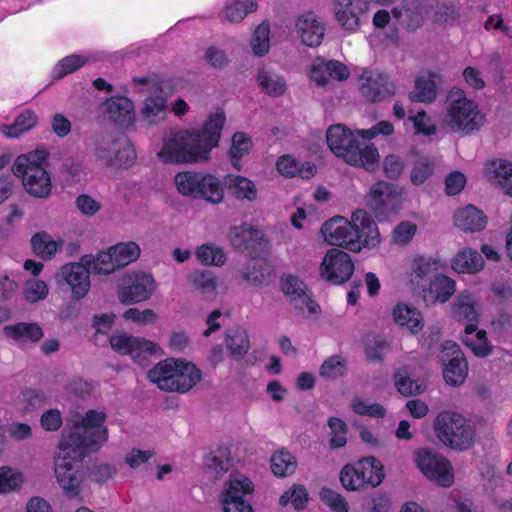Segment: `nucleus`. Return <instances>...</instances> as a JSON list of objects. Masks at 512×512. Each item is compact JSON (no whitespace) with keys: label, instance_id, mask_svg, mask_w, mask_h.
<instances>
[{"label":"nucleus","instance_id":"f257e3e1","mask_svg":"<svg viewBox=\"0 0 512 512\" xmlns=\"http://www.w3.org/2000/svg\"><path fill=\"white\" fill-rule=\"evenodd\" d=\"M106 415L95 410L87 411L84 418L63 429L59 449L62 456L55 464V476L66 497L73 499L82 492L77 463L88 454L96 452L107 440L108 432L102 427Z\"/></svg>","mask_w":512,"mask_h":512},{"label":"nucleus","instance_id":"f03ea898","mask_svg":"<svg viewBox=\"0 0 512 512\" xmlns=\"http://www.w3.org/2000/svg\"><path fill=\"white\" fill-rule=\"evenodd\" d=\"M226 122L223 111L210 114L201 129L179 130L164 143L158 157L164 163H200L217 147Z\"/></svg>","mask_w":512,"mask_h":512},{"label":"nucleus","instance_id":"7ed1b4c3","mask_svg":"<svg viewBox=\"0 0 512 512\" xmlns=\"http://www.w3.org/2000/svg\"><path fill=\"white\" fill-rule=\"evenodd\" d=\"M326 142L331 152L337 157L355 167L364 168L373 172L379 167V152L374 144L364 147L356 139L354 132L342 124H335L328 128Z\"/></svg>","mask_w":512,"mask_h":512},{"label":"nucleus","instance_id":"20e7f679","mask_svg":"<svg viewBox=\"0 0 512 512\" xmlns=\"http://www.w3.org/2000/svg\"><path fill=\"white\" fill-rule=\"evenodd\" d=\"M432 427L439 442L457 452L467 451L475 443V424L458 412H439L433 420Z\"/></svg>","mask_w":512,"mask_h":512},{"label":"nucleus","instance_id":"39448f33","mask_svg":"<svg viewBox=\"0 0 512 512\" xmlns=\"http://www.w3.org/2000/svg\"><path fill=\"white\" fill-rule=\"evenodd\" d=\"M448 101L450 104L444 122L452 132L465 137L479 131L484 125V115L472 100L466 98L462 89L452 88Z\"/></svg>","mask_w":512,"mask_h":512},{"label":"nucleus","instance_id":"423d86ee","mask_svg":"<svg viewBox=\"0 0 512 512\" xmlns=\"http://www.w3.org/2000/svg\"><path fill=\"white\" fill-rule=\"evenodd\" d=\"M174 181L178 192L183 196L205 200L212 204H218L223 200V185L212 174L179 172Z\"/></svg>","mask_w":512,"mask_h":512},{"label":"nucleus","instance_id":"0eeeda50","mask_svg":"<svg viewBox=\"0 0 512 512\" xmlns=\"http://www.w3.org/2000/svg\"><path fill=\"white\" fill-rule=\"evenodd\" d=\"M403 189L392 182L380 180L373 184L365 196L366 207L380 222L396 215L403 204Z\"/></svg>","mask_w":512,"mask_h":512},{"label":"nucleus","instance_id":"6e6552de","mask_svg":"<svg viewBox=\"0 0 512 512\" xmlns=\"http://www.w3.org/2000/svg\"><path fill=\"white\" fill-rule=\"evenodd\" d=\"M413 456L417 468L429 481L441 487L453 484L454 474L446 457L427 448L415 450Z\"/></svg>","mask_w":512,"mask_h":512},{"label":"nucleus","instance_id":"1a4fd4ad","mask_svg":"<svg viewBox=\"0 0 512 512\" xmlns=\"http://www.w3.org/2000/svg\"><path fill=\"white\" fill-rule=\"evenodd\" d=\"M156 282L151 273L133 271L126 273L117 291V298L124 305L137 304L151 298Z\"/></svg>","mask_w":512,"mask_h":512},{"label":"nucleus","instance_id":"9d476101","mask_svg":"<svg viewBox=\"0 0 512 512\" xmlns=\"http://www.w3.org/2000/svg\"><path fill=\"white\" fill-rule=\"evenodd\" d=\"M320 231L325 241L330 245L345 248L352 252L361 250L359 231L354 226L352 219L348 221L345 217L334 216L322 224Z\"/></svg>","mask_w":512,"mask_h":512},{"label":"nucleus","instance_id":"9b49d317","mask_svg":"<svg viewBox=\"0 0 512 512\" xmlns=\"http://www.w3.org/2000/svg\"><path fill=\"white\" fill-rule=\"evenodd\" d=\"M440 361L443 377L450 386L461 385L468 374V363L460 346L453 341H445L441 346Z\"/></svg>","mask_w":512,"mask_h":512},{"label":"nucleus","instance_id":"f8f14e48","mask_svg":"<svg viewBox=\"0 0 512 512\" xmlns=\"http://www.w3.org/2000/svg\"><path fill=\"white\" fill-rule=\"evenodd\" d=\"M354 273V264L350 255L342 249L331 248L324 255L320 265V275L326 281L341 285Z\"/></svg>","mask_w":512,"mask_h":512},{"label":"nucleus","instance_id":"ddd939ff","mask_svg":"<svg viewBox=\"0 0 512 512\" xmlns=\"http://www.w3.org/2000/svg\"><path fill=\"white\" fill-rule=\"evenodd\" d=\"M359 81L361 95L371 103L382 102L396 92L390 76L379 70H364Z\"/></svg>","mask_w":512,"mask_h":512},{"label":"nucleus","instance_id":"4468645a","mask_svg":"<svg viewBox=\"0 0 512 512\" xmlns=\"http://www.w3.org/2000/svg\"><path fill=\"white\" fill-rule=\"evenodd\" d=\"M337 23L349 33L360 28V16L367 10L366 0H332Z\"/></svg>","mask_w":512,"mask_h":512},{"label":"nucleus","instance_id":"2eb2a0df","mask_svg":"<svg viewBox=\"0 0 512 512\" xmlns=\"http://www.w3.org/2000/svg\"><path fill=\"white\" fill-rule=\"evenodd\" d=\"M90 270L80 259L78 263H69L61 267L59 276L70 286L76 300L84 298L90 289Z\"/></svg>","mask_w":512,"mask_h":512},{"label":"nucleus","instance_id":"dca6fc26","mask_svg":"<svg viewBox=\"0 0 512 512\" xmlns=\"http://www.w3.org/2000/svg\"><path fill=\"white\" fill-rule=\"evenodd\" d=\"M455 292V281L450 277L438 273L422 289L419 295L423 298L427 306L436 303H445Z\"/></svg>","mask_w":512,"mask_h":512},{"label":"nucleus","instance_id":"f3484780","mask_svg":"<svg viewBox=\"0 0 512 512\" xmlns=\"http://www.w3.org/2000/svg\"><path fill=\"white\" fill-rule=\"evenodd\" d=\"M439 269V262L431 257L419 256L416 257L410 267L409 283L413 290L418 293L437 275Z\"/></svg>","mask_w":512,"mask_h":512},{"label":"nucleus","instance_id":"a211bd4d","mask_svg":"<svg viewBox=\"0 0 512 512\" xmlns=\"http://www.w3.org/2000/svg\"><path fill=\"white\" fill-rule=\"evenodd\" d=\"M351 219L354 221V226L359 231V241L361 248H375L380 242V232L371 218V215L364 209H357L352 213Z\"/></svg>","mask_w":512,"mask_h":512},{"label":"nucleus","instance_id":"6ab92c4d","mask_svg":"<svg viewBox=\"0 0 512 512\" xmlns=\"http://www.w3.org/2000/svg\"><path fill=\"white\" fill-rule=\"evenodd\" d=\"M110 119L120 127L127 128L134 124L136 113L134 103L127 97L115 96L104 103Z\"/></svg>","mask_w":512,"mask_h":512},{"label":"nucleus","instance_id":"aec40b11","mask_svg":"<svg viewBox=\"0 0 512 512\" xmlns=\"http://www.w3.org/2000/svg\"><path fill=\"white\" fill-rule=\"evenodd\" d=\"M427 12L428 6L421 0H403L400 7L393 9V16L414 31L423 25Z\"/></svg>","mask_w":512,"mask_h":512},{"label":"nucleus","instance_id":"412c9836","mask_svg":"<svg viewBox=\"0 0 512 512\" xmlns=\"http://www.w3.org/2000/svg\"><path fill=\"white\" fill-rule=\"evenodd\" d=\"M178 366L172 378L173 385L168 391L186 393L201 380L202 372L195 364L185 359H179Z\"/></svg>","mask_w":512,"mask_h":512},{"label":"nucleus","instance_id":"4be33fe9","mask_svg":"<svg viewBox=\"0 0 512 512\" xmlns=\"http://www.w3.org/2000/svg\"><path fill=\"white\" fill-rule=\"evenodd\" d=\"M273 272L272 265L265 257H251L240 270L243 280L252 286L266 283L272 277Z\"/></svg>","mask_w":512,"mask_h":512},{"label":"nucleus","instance_id":"5701e85b","mask_svg":"<svg viewBox=\"0 0 512 512\" xmlns=\"http://www.w3.org/2000/svg\"><path fill=\"white\" fill-rule=\"evenodd\" d=\"M295 28L303 44L309 47H317L324 36V28L311 12L297 18Z\"/></svg>","mask_w":512,"mask_h":512},{"label":"nucleus","instance_id":"b1692460","mask_svg":"<svg viewBox=\"0 0 512 512\" xmlns=\"http://www.w3.org/2000/svg\"><path fill=\"white\" fill-rule=\"evenodd\" d=\"M23 185L26 191L38 198H47L51 193L52 183L44 166L33 165L28 176L24 177Z\"/></svg>","mask_w":512,"mask_h":512},{"label":"nucleus","instance_id":"393cba45","mask_svg":"<svg viewBox=\"0 0 512 512\" xmlns=\"http://www.w3.org/2000/svg\"><path fill=\"white\" fill-rule=\"evenodd\" d=\"M454 224L464 232H479L485 229L487 217L475 206L467 205L454 212Z\"/></svg>","mask_w":512,"mask_h":512},{"label":"nucleus","instance_id":"a878e982","mask_svg":"<svg viewBox=\"0 0 512 512\" xmlns=\"http://www.w3.org/2000/svg\"><path fill=\"white\" fill-rule=\"evenodd\" d=\"M485 175L489 181L499 185L505 194L512 196V163L495 159L485 164Z\"/></svg>","mask_w":512,"mask_h":512},{"label":"nucleus","instance_id":"bb28decb","mask_svg":"<svg viewBox=\"0 0 512 512\" xmlns=\"http://www.w3.org/2000/svg\"><path fill=\"white\" fill-rule=\"evenodd\" d=\"M167 96L164 93H157L147 97L139 111L140 121L150 126L163 120L167 110Z\"/></svg>","mask_w":512,"mask_h":512},{"label":"nucleus","instance_id":"cd10ccee","mask_svg":"<svg viewBox=\"0 0 512 512\" xmlns=\"http://www.w3.org/2000/svg\"><path fill=\"white\" fill-rule=\"evenodd\" d=\"M121 137L109 131L97 132L92 136V143L97 158L107 166H113V157L119 145Z\"/></svg>","mask_w":512,"mask_h":512},{"label":"nucleus","instance_id":"c85d7f7f","mask_svg":"<svg viewBox=\"0 0 512 512\" xmlns=\"http://www.w3.org/2000/svg\"><path fill=\"white\" fill-rule=\"evenodd\" d=\"M392 315L397 325L406 327L413 334L420 332L424 327L421 312L407 304H397L393 308Z\"/></svg>","mask_w":512,"mask_h":512},{"label":"nucleus","instance_id":"c756f323","mask_svg":"<svg viewBox=\"0 0 512 512\" xmlns=\"http://www.w3.org/2000/svg\"><path fill=\"white\" fill-rule=\"evenodd\" d=\"M355 466L364 481L365 487L367 485L377 487L385 478L384 466L381 461L374 456H367L360 459Z\"/></svg>","mask_w":512,"mask_h":512},{"label":"nucleus","instance_id":"7c9ffc66","mask_svg":"<svg viewBox=\"0 0 512 512\" xmlns=\"http://www.w3.org/2000/svg\"><path fill=\"white\" fill-rule=\"evenodd\" d=\"M179 359L166 358L157 363L152 369L148 371V379L157 384L158 388L163 391H168L172 387V378L177 372Z\"/></svg>","mask_w":512,"mask_h":512},{"label":"nucleus","instance_id":"2f4dec72","mask_svg":"<svg viewBox=\"0 0 512 512\" xmlns=\"http://www.w3.org/2000/svg\"><path fill=\"white\" fill-rule=\"evenodd\" d=\"M462 341L477 357H486L493 349L487 340L486 331L478 330L476 324H468L465 327Z\"/></svg>","mask_w":512,"mask_h":512},{"label":"nucleus","instance_id":"473e14b6","mask_svg":"<svg viewBox=\"0 0 512 512\" xmlns=\"http://www.w3.org/2000/svg\"><path fill=\"white\" fill-rule=\"evenodd\" d=\"M82 261L88 266L90 272L95 275H109L119 270L110 247L106 250H100L96 255H83Z\"/></svg>","mask_w":512,"mask_h":512},{"label":"nucleus","instance_id":"72a5a7b5","mask_svg":"<svg viewBox=\"0 0 512 512\" xmlns=\"http://www.w3.org/2000/svg\"><path fill=\"white\" fill-rule=\"evenodd\" d=\"M111 348L121 355H131L134 351L141 349H148L145 347L151 346V341L144 338L135 337L126 332H117L109 337Z\"/></svg>","mask_w":512,"mask_h":512},{"label":"nucleus","instance_id":"f704fd0d","mask_svg":"<svg viewBox=\"0 0 512 512\" xmlns=\"http://www.w3.org/2000/svg\"><path fill=\"white\" fill-rule=\"evenodd\" d=\"M225 344L235 361H240L250 349L248 332L242 327H235L226 331Z\"/></svg>","mask_w":512,"mask_h":512},{"label":"nucleus","instance_id":"c9c22d12","mask_svg":"<svg viewBox=\"0 0 512 512\" xmlns=\"http://www.w3.org/2000/svg\"><path fill=\"white\" fill-rule=\"evenodd\" d=\"M3 334L14 341L29 340L34 343L44 336L43 329L35 322H18L6 325L3 328Z\"/></svg>","mask_w":512,"mask_h":512},{"label":"nucleus","instance_id":"e433bc0d","mask_svg":"<svg viewBox=\"0 0 512 512\" xmlns=\"http://www.w3.org/2000/svg\"><path fill=\"white\" fill-rule=\"evenodd\" d=\"M483 257L471 248L461 250L451 262V267L458 273H475L482 269Z\"/></svg>","mask_w":512,"mask_h":512},{"label":"nucleus","instance_id":"4c0bfd02","mask_svg":"<svg viewBox=\"0 0 512 512\" xmlns=\"http://www.w3.org/2000/svg\"><path fill=\"white\" fill-rule=\"evenodd\" d=\"M256 79L261 91L272 97L283 95L287 89L286 81L282 76L269 73L264 68L258 70Z\"/></svg>","mask_w":512,"mask_h":512},{"label":"nucleus","instance_id":"58836bf2","mask_svg":"<svg viewBox=\"0 0 512 512\" xmlns=\"http://www.w3.org/2000/svg\"><path fill=\"white\" fill-rule=\"evenodd\" d=\"M226 185L230 193L239 200L254 201L257 197L255 184L246 177L229 175Z\"/></svg>","mask_w":512,"mask_h":512},{"label":"nucleus","instance_id":"ea45409f","mask_svg":"<svg viewBox=\"0 0 512 512\" xmlns=\"http://www.w3.org/2000/svg\"><path fill=\"white\" fill-rule=\"evenodd\" d=\"M436 76V74L430 73L428 78H417L415 81V91L409 93V99L412 102H433L437 97L436 83L433 80Z\"/></svg>","mask_w":512,"mask_h":512},{"label":"nucleus","instance_id":"a19ab883","mask_svg":"<svg viewBox=\"0 0 512 512\" xmlns=\"http://www.w3.org/2000/svg\"><path fill=\"white\" fill-rule=\"evenodd\" d=\"M452 315L457 321L467 320L469 324H478V313L468 292H461L452 305Z\"/></svg>","mask_w":512,"mask_h":512},{"label":"nucleus","instance_id":"79ce46f5","mask_svg":"<svg viewBox=\"0 0 512 512\" xmlns=\"http://www.w3.org/2000/svg\"><path fill=\"white\" fill-rule=\"evenodd\" d=\"M30 243L33 253L41 259L50 260L57 252V242L45 231L35 233Z\"/></svg>","mask_w":512,"mask_h":512},{"label":"nucleus","instance_id":"37998d69","mask_svg":"<svg viewBox=\"0 0 512 512\" xmlns=\"http://www.w3.org/2000/svg\"><path fill=\"white\" fill-rule=\"evenodd\" d=\"M252 149V140L244 132H236L232 136V143L228 155L231 164L238 171L241 170L240 160L247 155Z\"/></svg>","mask_w":512,"mask_h":512},{"label":"nucleus","instance_id":"c03bdc74","mask_svg":"<svg viewBox=\"0 0 512 512\" xmlns=\"http://www.w3.org/2000/svg\"><path fill=\"white\" fill-rule=\"evenodd\" d=\"M271 470L277 477H286L295 473L296 458L288 451L281 450L271 456Z\"/></svg>","mask_w":512,"mask_h":512},{"label":"nucleus","instance_id":"a18cd8bd","mask_svg":"<svg viewBox=\"0 0 512 512\" xmlns=\"http://www.w3.org/2000/svg\"><path fill=\"white\" fill-rule=\"evenodd\" d=\"M255 229L256 227L249 223L232 226L227 235L231 246L236 251L246 252Z\"/></svg>","mask_w":512,"mask_h":512},{"label":"nucleus","instance_id":"49530a36","mask_svg":"<svg viewBox=\"0 0 512 512\" xmlns=\"http://www.w3.org/2000/svg\"><path fill=\"white\" fill-rule=\"evenodd\" d=\"M119 270L134 262L140 256L139 246L133 242L118 243L110 247Z\"/></svg>","mask_w":512,"mask_h":512},{"label":"nucleus","instance_id":"de8ad7c7","mask_svg":"<svg viewBox=\"0 0 512 512\" xmlns=\"http://www.w3.org/2000/svg\"><path fill=\"white\" fill-rule=\"evenodd\" d=\"M77 468L80 473L84 472L82 480H84L85 477H89L92 481L100 485L104 484L117 473L116 467L109 463H102L85 468L83 466V459L77 463ZM82 482L83 481H81V483Z\"/></svg>","mask_w":512,"mask_h":512},{"label":"nucleus","instance_id":"09e8293b","mask_svg":"<svg viewBox=\"0 0 512 512\" xmlns=\"http://www.w3.org/2000/svg\"><path fill=\"white\" fill-rule=\"evenodd\" d=\"M196 257L202 264L214 266L223 265L227 259L225 251L213 243L199 246L196 250Z\"/></svg>","mask_w":512,"mask_h":512},{"label":"nucleus","instance_id":"8fccbe9b","mask_svg":"<svg viewBox=\"0 0 512 512\" xmlns=\"http://www.w3.org/2000/svg\"><path fill=\"white\" fill-rule=\"evenodd\" d=\"M309 501V494L304 485L294 484L291 488L286 490L279 499L281 506H286L291 503L295 510H303Z\"/></svg>","mask_w":512,"mask_h":512},{"label":"nucleus","instance_id":"3c124183","mask_svg":"<svg viewBox=\"0 0 512 512\" xmlns=\"http://www.w3.org/2000/svg\"><path fill=\"white\" fill-rule=\"evenodd\" d=\"M435 160L429 156H420L413 164L410 173L412 184L419 186L428 180L434 173Z\"/></svg>","mask_w":512,"mask_h":512},{"label":"nucleus","instance_id":"603ef678","mask_svg":"<svg viewBox=\"0 0 512 512\" xmlns=\"http://www.w3.org/2000/svg\"><path fill=\"white\" fill-rule=\"evenodd\" d=\"M88 62V59L82 55L72 54L61 59L53 68L52 77L59 80L71 74Z\"/></svg>","mask_w":512,"mask_h":512},{"label":"nucleus","instance_id":"864d4df0","mask_svg":"<svg viewBox=\"0 0 512 512\" xmlns=\"http://www.w3.org/2000/svg\"><path fill=\"white\" fill-rule=\"evenodd\" d=\"M270 26L268 22H262L254 31L251 39V46L254 55L263 57L269 52L270 48Z\"/></svg>","mask_w":512,"mask_h":512},{"label":"nucleus","instance_id":"5fc2aeb1","mask_svg":"<svg viewBox=\"0 0 512 512\" xmlns=\"http://www.w3.org/2000/svg\"><path fill=\"white\" fill-rule=\"evenodd\" d=\"M347 373V361L341 355L327 358L319 368V375L324 378L336 379Z\"/></svg>","mask_w":512,"mask_h":512},{"label":"nucleus","instance_id":"6e6d98bb","mask_svg":"<svg viewBox=\"0 0 512 512\" xmlns=\"http://www.w3.org/2000/svg\"><path fill=\"white\" fill-rule=\"evenodd\" d=\"M223 491H229L232 495L241 496L251 494L254 491V484L250 478L240 473H232L229 475L228 481L225 483Z\"/></svg>","mask_w":512,"mask_h":512},{"label":"nucleus","instance_id":"4d7b16f0","mask_svg":"<svg viewBox=\"0 0 512 512\" xmlns=\"http://www.w3.org/2000/svg\"><path fill=\"white\" fill-rule=\"evenodd\" d=\"M272 245L268 236L257 227L251 237L246 252L251 257H265L271 253Z\"/></svg>","mask_w":512,"mask_h":512},{"label":"nucleus","instance_id":"13d9d810","mask_svg":"<svg viewBox=\"0 0 512 512\" xmlns=\"http://www.w3.org/2000/svg\"><path fill=\"white\" fill-rule=\"evenodd\" d=\"M398 391L404 396L417 395L424 392L425 387L417 380L410 378L406 370H399L394 376Z\"/></svg>","mask_w":512,"mask_h":512},{"label":"nucleus","instance_id":"bf43d9fd","mask_svg":"<svg viewBox=\"0 0 512 512\" xmlns=\"http://www.w3.org/2000/svg\"><path fill=\"white\" fill-rule=\"evenodd\" d=\"M188 279L192 285L205 296H209L215 292V277L209 270L195 271L189 275Z\"/></svg>","mask_w":512,"mask_h":512},{"label":"nucleus","instance_id":"052dcab7","mask_svg":"<svg viewBox=\"0 0 512 512\" xmlns=\"http://www.w3.org/2000/svg\"><path fill=\"white\" fill-rule=\"evenodd\" d=\"M257 7L256 0H237L235 3L227 6L225 11L226 18L230 22H239L247 14L256 11Z\"/></svg>","mask_w":512,"mask_h":512},{"label":"nucleus","instance_id":"680f3d73","mask_svg":"<svg viewBox=\"0 0 512 512\" xmlns=\"http://www.w3.org/2000/svg\"><path fill=\"white\" fill-rule=\"evenodd\" d=\"M418 230L417 224L411 221H401L392 230V242L399 246L408 245Z\"/></svg>","mask_w":512,"mask_h":512},{"label":"nucleus","instance_id":"e2e57ef3","mask_svg":"<svg viewBox=\"0 0 512 512\" xmlns=\"http://www.w3.org/2000/svg\"><path fill=\"white\" fill-rule=\"evenodd\" d=\"M23 482L21 473L10 467H0V493L5 494L20 488Z\"/></svg>","mask_w":512,"mask_h":512},{"label":"nucleus","instance_id":"0e129e2a","mask_svg":"<svg viewBox=\"0 0 512 512\" xmlns=\"http://www.w3.org/2000/svg\"><path fill=\"white\" fill-rule=\"evenodd\" d=\"M224 512H254L252 506L243 497L232 495L229 491L221 492Z\"/></svg>","mask_w":512,"mask_h":512},{"label":"nucleus","instance_id":"69168bd1","mask_svg":"<svg viewBox=\"0 0 512 512\" xmlns=\"http://www.w3.org/2000/svg\"><path fill=\"white\" fill-rule=\"evenodd\" d=\"M320 499L333 512H349V505L346 499L331 488L323 487L320 490Z\"/></svg>","mask_w":512,"mask_h":512},{"label":"nucleus","instance_id":"338daca9","mask_svg":"<svg viewBox=\"0 0 512 512\" xmlns=\"http://www.w3.org/2000/svg\"><path fill=\"white\" fill-rule=\"evenodd\" d=\"M340 481L342 486L349 491L365 488L364 481L360 477L355 465L347 464L341 469Z\"/></svg>","mask_w":512,"mask_h":512},{"label":"nucleus","instance_id":"774afa93","mask_svg":"<svg viewBox=\"0 0 512 512\" xmlns=\"http://www.w3.org/2000/svg\"><path fill=\"white\" fill-rule=\"evenodd\" d=\"M229 456V449L220 447L216 454L207 457L206 466L209 469H213L216 472V475L225 473L232 466V460Z\"/></svg>","mask_w":512,"mask_h":512}]
</instances>
